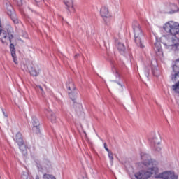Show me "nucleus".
<instances>
[{
  "instance_id": "obj_11",
  "label": "nucleus",
  "mask_w": 179,
  "mask_h": 179,
  "mask_svg": "<svg viewBox=\"0 0 179 179\" xmlns=\"http://www.w3.org/2000/svg\"><path fill=\"white\" fill-rule=\"evenodd\" d=\"M14 141L18 145L24 143V140H23V135H22V133H17L15 135V138H14Z\"/></svg>"
},
{
  "instance_id": "obj_29",
  "label": "nucleus",
  "mask_w": 179,
  "mask_h": 179,
  "mask_svg": "<svg viewBox=\"0 0 179 179\" xmlns=\"http://www.w3.org/2000/svg\"><path fill=\"white\" fill-rule=\"evenodd\" d=\"M15 64H17V59H16V57L15 58H13Z\"/></svg>"
},
{
  "instance_id": "obj_28",
  "label": "nucleus",
  "mask_w": 179,
  "mask_h": 179,
  "mask_svg": "<svg viewBox=\"0 0 179 179\" xmlns=\"http://www.w3.org/2000/svg\"><path fill=\"white\" fill-rule=\"evenodd\" d=\"M78 179H88L87 178V175L86 174H83V176H81V177H80Z\"/></svg>"
},
{
  "instance_id": "obj_9",
  "label": "nucleus",
  "mask_w": 179,
  "mask_h": 179,
  "mask_svg": "<svg viewBox=\"0 0 179 179\" xmlns=\"http://www.w3.org/2000/svg\"><path fill=\"white\" fill-rule=\"evenodd\" d=\"M172 82H176L175 85H172V90L179 94V77L174 78L171 76Z\"/></svg>"
},
{
  "instance_id": "obj_20",
  "label": "nucleus",
  "mask_w": 179,
  "mask_h": 179,
  "mask_svg": "<svg viewBox=\"0 0 179 179\" xmlns=\"http://www.w3.org/2000/svg\"><path fill=\"white\" fill-rule=\"evenodd\" d=\"M43 178H45V179H57L55 178V176H54L53 175H51V174H48V173H45L43 175Z\"/></svg>"
},
{
  "instance_id": "obj_36",
  "label": "nucleus",
  "mask_w": 179,
  "mask_h": 179,
  "mask_svg": "<svg viewBox=\"0 0 179 179\" xmlns=\"http://www.w3.org/2000/svg\"><path fill=\"white\" fill-rule=\"evenodd\" d=\"M20 2L22 1V0H20Z\"/></svg>"
},
{
  "instance_id": "obj_3",
  "label": "nucleus",
  "mask_w": 179,
  "mask_h": 179,
  "mask_svg": "<svg viewBox=\"0 0 179 179\" xmlns=\"http://www.w3.org/2000/svg\"><path fill=\"white\" fill-rule=\"evenodd\" d=\"M133 30L134 33V41L137 45V47H140V48H143L145 46L143 43V40L145 38L143 36V33H142V28H141V25L136 22L133 25Z\"/></svg>"
},
{
  "instance_id": "obj_25",
  "label": "nucleus",
  "mask_w": 179,
  "mask_h": 179,
  "mask_svg": "<svg viewBox=\"0 0 179 179\" xmlns=\"http://www.w3.org/2000/svg\"><path fill=\"white\" fill-rule=\"evenodd\" d=\"M10 51H16L15 49V45H13V43L10 44Z\"/></svg>"
},
{
  "instance_id": "obj_18",
  "label": "nucleus",
  "mask_w": 179,
  "mask_h": 179,
  "mask_svg": "<svg viewBox=\"0 0 179 179\" xmlns=\"http://www.w3.org/2000/svg\"><path fill=\"white\" fill-rule=\"evenodd\" d=\"M135 177L137 179H145V178H146L145 176H143V173L142 171H140V172L136 173H135Z\"/></svg>"
},
{
  "instance_id": "obj_26",
  "label": "nucleus",
  "mask_w": 179,
  "mask_h": 179,
  "mask_svg": "<svg viewBox=\"0 0 179 179\" xmlns=\"http://www.w3.org/2000/svg\"><path fill=\"white\" fill-rule=\"evenodd\" d=\"M11 55H12L13 59L16 58V50H12Z\"/></svg>"
},
{
  "instance_id": "obj_33",
  "label": "nucleus",
  "mask_w": 179,
  "mask_h": 179,
  "mask_svg": "<svg viewBox=\"0 0 179 179\" xmlns=\"http://www.w3.org/2000/svg\"><path fill=\"white\" fill-rule=\"evenodd\" d=\"M3 114L6 116V115L5 114V111H3V110H2Z\"/></svg>"
},
{
  "instance_id": "obj_10",
  "label": "nucleus",
  "mask_w": 179,
  "mask_h": 179,
  "mask_svg": "<svg viewBox=\"0 0 179 179\" xmlns=\"http://www.w3.org/2000/svg\"><path fill=\"white\" fill-rule=\"evenodd\" d=\"M64 2L69 12L70 13L75 12V8H73V0H64Z\"/></svg>"
},
{
  "instance_id": "obj_6",
  "label": "nucleus",
  "mask_w": 179,
  "mask_h": 179,
  "mask_svg": "<svg viewBox=\"0 0 179 179\" xmlns=\"http://www.w3.org/2000/svg\"><path fill=\"white\" fill-rule=\"evenodd\" d=\"M155 178L178 179V176L174 174V173L171 172V171H166L157 175Z\"/></svg>"
},
{
  "instance_id": "obj_27",
  "label": "nucleus",
  "mask_w": 179,
  "mask_h": 179,
  "mask_svg": "<svg viewBox=\"0 0 179 179\" xmlns=\"http://www.w3.org/2000/svg\"><path fill=\"white\" fill-rule=\"evenodd\" d=\"M103 146H104V148H105V150H106V152H110V149H108V148H107V143H103Z\"/></svg>"
},
{
  "instance_id": "obj_7",
  "label": "nucleus",
  "mask_w": 179,
  "mask_h": 179,
  "mask_svg": "<svg viewBox=\"0 0 179 179\" xmlns=\"http://www.w3.org/2000/svg\"><path fill=\"white\" fill-rule=\"evenodd\" d=\"M173 64L171 76H173V78H179V58L176 59L173 62Z\"/></svg>"
},
{
  "instance_id": "obj_12",
  "label": "nucleus",
  "mask_w": 179,
  "mask_h": 179,
  "mask_svg": "<svg viewBox=\"0 0 179 179\" xmlns=\"http://www.w3.org/2000/svg\"><path fill=\"white\" fill-rule=\"evenodd\" d=\"M5 8L7 10V13L9 16H11L13 13V7L12 6V4H10V2L6 1L5 2Z\"/></svg>"
},
{
  "instance_id": "obj_35",
  "label": "nucleus",
  "mask_w": 179,
  "mask_h": 179,
  "mask_svg": "<svg viewBox=\"0 0 179 179\" xmlns=\"http://www.w3.org/2000/svg\"><path fill=\"white\" fill-rule=\"evenodd\" d=\"M153 75H155V73L152 71Z\"/></svg>"
},
{
  "instance_id": "obj_31",
  "label": "nucleus",
  "mask_w": 179,
  "mask_h": 179,
  "mask_svg": "<svg viewBox=\"0 0 179 179\" xmlns=\"http://www.w3.org/2000/svg\"><path fill=\"white\" fill-rule=\"evenodd\" d=\"M36 179H40V177L38 176H36Z\"/></svg>"
},
{
  "instance_id": "obj_19",
  "label": "nucleus",
  "mask_w": 179,
  "mask_h": 179,
  "mask_svg": "<svg viewBox=\"0 0 179 179\" xmlns=\"http://www.w3.org/2000/svg\"><path fill=\"white\" fill-rule=\"evenodd\" d=\"M34 1L37 6H43L45 3V0H34Z\"/></svg>"
},
{
  "instance_id": "obj_15",
  "label": "nucleus",
  "mask_w": 179,
  "mask_h": 179,
  "mask_svg": "<svg viewBox=\"0 0 179 179\" xmlns=\"http://www.w3.org/2000/svg\"><path fill=\"white\" fill-rule=\"evenodd\" d=\"M29 73L32 76H38L40 75V68L37 66V69L36 67H31V69L29 70Z\"/></svg>"
},
{
  "instance_id": "obj_34",
  "label": "nucleus",
  "mask_w": 179,
  "mask_h": 179,
  "mask_svg": "<svg viewBox=\"0 0 179 179\" xmlns=\"http://www.w3.org/2000/svg\"><path fill=\"white\" fill-rule=\"evenodd\" d=\"M148 75H149V71H147Z\"/></svg>"
},
{
  "instance_id": "obj_30",
  "label": "nucleus",
  "mask_w": 179,
  "mask_h": 179,
  "mask_svg": "<svg viewBox=\"0 0 179 179\" xmlns=\"http://www.w3.org/2000/svg\"><path fill=\"white\" fill-rule=\"evenodd\" d=\"M117 83V85H119V86H121V87H124V85H121V83H120L118 82Z\"/></svg>"
},
{
  "instance_id": "obj_23",
  "label": "nucleus",
  "mask_w": 179,
  "mask_h": 179,
  "mask_svg": "<svg viewBox=\"0 0 179 179\" xmlns=\"http://www.w3.org/2000/svg\"><path fill=\"white\" fill-rule=\"evenodd\" d=\"M108 157L111 162L114 160V157H113V152L111 151L108 152Z\"/></svg>"
},
{
  "instance_id": "obj_14",
  "label": "nucleus",
  "mask_w": 179,
  "mask_h": 179,
  "mask_svg": "<svg viewBox=\"0 0 179 179\" xmlns=\"http://www.w3.org/2000/svg\"><path fill=\"white\" fill-rule=\"evenodd\" d=\"M47 117H48L49 120H50V121L52 124H56L57 116H55V114H54V113H52V111H49L47 113Z\"/></svg>"
},
{
  "instance_id": "obj_5",
  "label": "nucleus",
  "mask_w": 179,
  "mask_h": 179,
  "mask_svg": "<svg viewBox=\"0 0 179 179\" xmlns=\"http://www.w3.org/2000/svg\"><path fill=\"white\" fill-rule=\"evenodd\" d=\"M100 15L101 17L103 19L106 24H110V22L111 20V14H110L108 8L106 6L101 7L100 10Z\"/></svg>"
},
{
  "instance_id": "obj_16",
  "label": "nucleus",
  "mask_w": 179,
  "mask_h": 179,
  "mask_svg": "<svg viewBox=\"0 0 179 179\" xmlns=\"http://www.w3.org/2000/svg\"><path fill=\"white\" fill-rule=\"evenodd\" d=\"M32 124L34 125L33 130L36 131V129H38V127H40V122H38V119L36 117L32 118Z\"/></svg>"
},
{
  "instance_id": "obj_17",
  "label": "nucleus",
  "mask_w": 179,
  "mask_h": 179,
  "mask_svg": "<svg viewBox=\"0 0 179 179\" xmlns=\"http://www.w3.org/2000/svg\"><path fill=\"white\" fill-rule=\"evenodd\" d=\"M117 47L119 52H120L121 54H124L126 50L125 45L121 43H118Z\"/></svg>"
},
{
  "instance_id": "obj_2",
  "label": "nucleus",
  "mask_w": 179,
  "mask_h": 179,
  "mask_svg": "<svg viewBox=\"0 0 179 179\" xmlns=\"http://www.w3.org/2000/svg\"><path fill=\"white\" fill-rule=\"evenodd\" d=\"M141 159L144 161L143 164L147 167L148 171H142L143 177H145V179H148L152 174H157L159 173V168H157V162L150 159V155L148 154L141 152Z\"/></svg>"
},
{
  "instance_id": "obj_13",
  "label": "nucleus",
  "mask_w": 179,
  "mask_h": 179,
  "mask_svg": "<svg viewBox=\"0 0 179 179\" xmlns=\"http://www.w3.org/2000/svg\"><path fill=\"white\" fill-rule=\"evenodd\" d=\"M18 146L22 155L24 156H27V144L23 143L22 144H20Z\"/></svg>"
},
{
  "instance_id": "obj_4",
  "label": "nucleus",
  "mask_w": 179,
  "mask_h": 179,
  "mask_svg": "<svg viewBox=\"0 0 179 179\" xmlns=\"http://www.w3.org/2000/svg\"><path fill=\"white\" fill-rule=\"evenodd\" d=\"M66 86L67 90H69V96L70 99L71 100H75V99H76V97L78 96V92L75 91V89H76L75 83L72 80H69V81L66 83Z\"/></svg>"
},
{
  "instance_id": "obj_32",
  "label": "nucleus",
  "mask_w": 179,
  "mask_h": 179,
  "mask_svg": "<svg viewBox=\"0 0 179 179\" xmlns=\"http://www.w3.org/2000/svg\"><path fill=\"white\" fill-rule=\"evenodd\" d=\"M78 57H79V55H75V58H78Z\"/></svg>"
},
{
  "instance_id": "obj_22",
  "label": "nucleus",
  "mask_w": 179,
  "mask_h": 179,
  "mask_svg": "<svg viewBox=\"0 0 179 179\" xmlns=\"http://www.w3.org/2000/svg\"><path fill=\"white\" fill-rule=\"evenodd\" d=\"M112 71L113 72H115L117 78H120V73H118V70H117V69L115 66L112 68Z\"/></svg>"
},
{
  "instance_id": "obj_1",
  "label": "nucleus",
  "mask_w": 179,
  "mask_h": 179,
  "mask_svg": "<svg viewBox=\"0 0 179 179\" xmlns=\"http://www.w3.org/2000/svg\"><path fill=\"white\" fill-rule=\"evenodd\" d=\"M163 29L168 36H172L171 38L168 39L164 43L167 50H171L174 52H179V24L174 21H169L163 25Z\"/></svg>"
},
{
  "instance_id": "obj_24",
  "label": "nucleus",
  "mask_w": 179,
  "mask_h": 179,
  "mask_svg": "<svg viewBox=\"0 0 179 179\" xmlns=\"http://www.w3.org/2000/svg\"><path fill=\"white\" fill-rule=\"evenodd\" d=\"M36 88L37 89H40L42 94L43 95L44 94V90L43 89V87H41V85H36Z\"/></svg>"
},
{
  "instance_id": "obj_8",
  "label": "nucleus",
  "mask_w": 179,
  "mask_h": 179,
  "mask_svg": "<svg viewBox=\"0 0 179 179\" xmlns=\"http://www.w3.org/2000/svg\"><path fill=\"white\" fill-rule=\"evenodd\" d=\"M150 146L157 152H160L162 150V148L160 147V140L156 137H154L150 141Z\"/></svg>"
},
{
  "instance_id": "obj_21",
  "label": "nucleus",
  "mask_w": 179,
  "mask_h": 179,
  "mask_svg": "<svg viewBox=\"0 0 179 179\" xmlns=\"http://www.w3.org/2000/svg\"><path fill=\"white\" fill-rule=\"evenodd\" d=\"M155 50L158 51V52H162V46H160V45L155 44Z\"/></svg>"
}]
</instances>
